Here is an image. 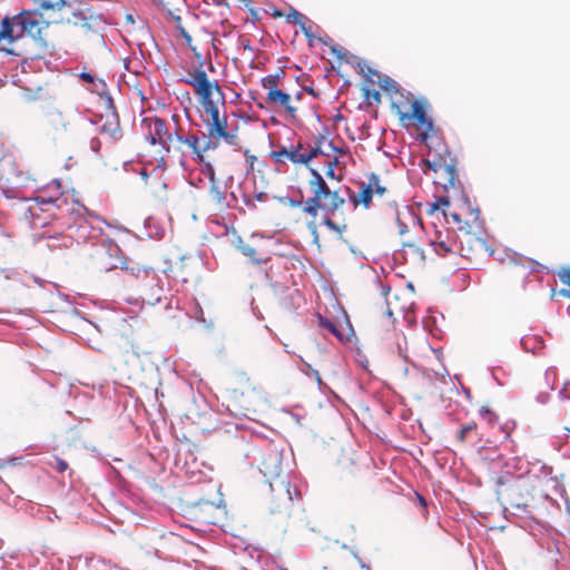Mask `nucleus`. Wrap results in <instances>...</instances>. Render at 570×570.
I'll use <instances>...</instances> for the list:
<instances>
[{"mask_svg": "<svg viewBox=\"0 0 570 570\" xmlns=\"http://www.w3.org/2000/svg\"><path fill=\"white\" fill-rule=\"evenodd\" d=\"M52 193L47 197L45 195H39L33 198V206L29 207L31 213V217L36 218L38 216V210L49 212L51 215H55V212L60 208V202L62 200L63 191L61 189V185L56 183L53 187H51Z\"/></svg>", "mask_w": 570, "mask_h": 570, "instance_id": "obj_16", "label": "nucleus"}, {"mask_svg": "<svg viewBox=\"0 0 570 570\" xmlns=\"http://www.w3.org/2000/svg\"><path fill=\"white\" fill-rule=\"evenodd\" d=\"M171 119L176 124L175 128L180 127V125H179V116L178 115H173Z\"/></svg>", "mask_w": 570, "mask_h": 570, "instance_id": "obj_46", "label": "nucleus"}, {"mask_svg": "<svg viewBox=\"0 0 570 570\" xmlns=\"http://www.w3.org/2000/svg\"><path fill=\"white\" fill-rule=\"evenodd\" d=\"M410 122H413L417 129H421L424 137L433 129V122L428 117L424 106L419 100H413L411 104V111L407 114L406 125Z\"/></svg>", "mask_w": 570, "mask_h": 570, "instance_id": "obj_19", "label": "nucleus"}, {"mask_svg": "<svg viewBox=\"0 0 570 570\" xmlns=\"http://www.w3.org/2000/svg\"><path fill=\"white\" fill-rule=\"evenodd\" d=\"M215 510H217V507L214 503L205 502L203 504H199V513Z\"/></svg>", "mask_w": 570, "mask_h": 570, "instance_id": "obj_42", "label": "nucleus"}, {"mask_svg": "<svg viewBox=\"0 0 570 570\" xmlns=\"http://www.w3.org/2000/svg\"><path fill=\"white\" fill-rule=\"evenodd\" d=\"M302 145H298L296 148L287 149L286 147H282L277 150L271 151V158L277 165H285L286 161H291L293 164H308L313 158L317 157L323 151L320 148H313L308 153H302Z\"/></svg>", "mask_w": 570, "mask_h": 570, "instance_id": "obj_15", "label": "nucleus"}, {"mask_svg": "<svg viewBox=\"0 0 570 570\" xmlns=\"http://www.w3.org/2000/svg\"><path fill=\"white\" fill-rule=\"evenodd\" d=\"M238 43H239L240 48H243L245 50H249L250 52L253 51V48L250 46V41L246 37H240Z\"/></svg>", "mask_w": 570, "mask_h": 570, "instance_id": "obj_43", "label": "nucleus"}, {"mask_svg": "<svg viewBox=\"0 0 570 570\" xmlns=\"http://www.w3.org/2000/svg\"><path fill=\"white\" fill-rule=\"evenodd\" d=\"M237 248L244 254L245 256L256 259V250L254 247H252L248 244H245L243 240L239 239Z\"/></svg>", "mask_w": 570, "mask_h": 570, "instance_id": "obj_38", "label": "nucleus"}, {"mask_svg": "<svg viewBox=\"0 0 570 570\" xmlns=\"http://www.w3.org/2000/svg\"><path fill=\"white\" fill-rule=\"evenodd\" d=\"M284 76L285 72L283 70H279L274 75H267L262 79V87L266 90V92L277 90L279 89L281 81L284 78Z\"/></svg>", "mask_w": 570, "mask_h": 570, "instance_id": "obj_27", "label": "nucleus"}, {"mask_svg": "<svg viewBox=\"0 0 570 570\" xmlns=\"http://www.w3.org/2000/svg\"><path fill=\"white\" fill-rule=\"evenodd\" d=\"M173 19L176 23V29L178 30L179 35L185 39L187 46L195 51L196 48L193 46V39L191 36L187 32V30L181 24V18L179 16H173Z\"/></svg>", "mask_w": 570, "mask_h": 570, "instance_id": "obj_33", "label": "nucleus"}, {"mask_svg": "<svg viewBox=\"0 0 570 570\" xmlns=\"http://www.w3.org/2000/svg\"><path fill=\"white\" fill-rule=\"evenodd\" d=\"M373 75L379 78V86L382 90L390 91L391 95H393L394 90H399L394 80L389 77L382 78L377 72H373Z\"/></svg>", "mask_w": 570, "mask_h": 570, "instance_id": "obj_35", "label": "nucleus"}, {"mask_svg": "<svg viewBox=\"0 0 570 570\" xmlns=\"http://www.w3.org/2000/svg\"><path fill=\"white\" fill-rule=\"evenodd\" d=\"M281 16H282V13H281V12H278V11H276V12L274 13V17H281Z\"/></svg>", "mask_w": 570, "mask_h": 570, "instance_id": "obj_50", "label": "nucleus"}, {"mask_svg": "<svg viewBox=\"0 0 570 570\" xmlns=\"http://www.w3.org/2000/svg\"><path fill=\"white\" fill-rule=\"evenodd\" d=\"M205 175L210 181L209 196L219 209L227 207L226 193L215 177V169L210 164H205Z\"/></svg>", "mask_w": 570, "mask_h": 570, "instance_id": "obj_23", "label": "nucleus"}, {"mask_svg": "<svg viewBox=\"0 0 570 570\" xmlns=\"http://www.w3.org/2000/svg\"><path fill=\"white\" fill-rule=\"evenodd\" d=\"M101 120H104L100 126V134L105 135L110 141H118L122 137V130L119 122V116L114 110H108L104 116H101Z\"/></svg>", "mask_w": 570, "mask_h": 570, "instance_id": "obj_21", "label": "nucleus"}, {"mask_svg": "<svg viewBox=\"0 0 570 570\" xmlns=\"http://www.w3.org/2000/svg\"><path fill=\"white\" fill-rule=\"evenodd\" d=\"M412 102L413 100L405 97L400 90H394L393 95H391V107L403 125H406V117L409 111H411Z\"/></svg>", "mask_w": 570, "mask_h": 570, "instance_id": "obj_24", "label": "nucleus"}, {"mask_svg": "<svg viewBox=\"0 0 570 570\" xmlns=\"http://www.w3.org/2000/svg\"><path fill=\"white\" fill-rule=\"evenodd\" d=\"M206 118L204 119L207 138L212 142L214 149L219 146L220 141H224L227 145L235 146L238 142V128L237 126L229 125L227 121V116L220 115L219 108L212 110V112H206Z\"/></svg>", "mask_w": 570, "mask_h": 570, "instance_id": "obj_6", "label": "nucleus"}, {"mask_svg": "<svg viewBox=\"0 0 570 570\" xmlns=\"http://www.w3.org/2000/svg\"><path fill=\"white\" fill-rule=\"evenodd\" d=\"M286 18H287V21L295 23V24H299L303 33L306 37H308V38L313 37V35L311 32V28L307 26L309 20L306 16H304L303 13L298 12L295 9H291V12L287 14Z\"/></svg>", "mask_w": 570, "mask_h": 570, "instance_id": "obj_26", "label": "nucleus"}, {"mask_svg": "<svg viewBox=\"0 0 570 570\" xmlns=\"http://www.w3.org/2000/svg\"><path fill=\"white\" fill-rule=\"evenodd\" d=\"M358 187L360 189L357 191L346 188L350 202L354 208L362 206L363 208L368 209L374 197L381 199L389 198L391 195V188L389 185L375 173L368 174L367 181L358 183Z\"/></svg>", "mask_w": 570, "mask_h": 570, "instance_id": "obj_5", "label": "nucleus"}, {"mask_svg": "<svg viewBox=\"0 0 570 570\" xmlns=\"http://www.w3.org/2000/svg\"><path fill=\"white\" fill-rule=\"evenodd\" d=\"M362 94L368 105H372L373 102L374 104L381 102V94L375 88H372L366 85L362 88Z\"/></svg>", "mask_w": 570, "mask_h": 570, "instance_id": "obj_32", "label": "nucleus"}, {"mask_svg": "<svg viewBox=\"0 0 570 570\" xmlns=\"http://www.w3.org/2000/svg\"><path fill=\"white\" fill-rule=\"evenodd\" d=\"M318 326L328 331L333 334L340 342L345 340L344 333L328 318L318 315Z\"/></svg>", "mask_w": 570, "mask_h": 570, "instance_id": "obj_29", "label": "nucleus"}, {"mask_svg": "<svg viewBox=\"0 0 570 570\" xmlns=\"http://www.w3.org/2000/svg\"><path fill=\"white\" fill-rule=\"evenodd\" d=\"M539 498L557 502L563 498L564 489L558 476L552 475L550 468L539 466Z\"/></svg>", "mask_w": 570, "mask_h": 570, "instance_id": "obj_12", "label": "nucleus"}, {"mask_svg": "<svg viewBox=\"0 0 570 570\" xmlns=\"http://www.w3.org/2000/svg\"><path fill=\"white\" fill-rule=\"evenodd\" d=\"M198 518H200L202 521L205 523H208V524L215 523L214 518L208 514L199 515Z\"/></svg>", "mask_w": 570, "mask_h": 570, "instance_id": "obj_44", "label": "nucleus"}, {"mask_svg": "<svg viewBox=\"0 0 570 570\" xmlns=\"http://www.w3.org/2000/svg\"><path fill=\"white\" fill-rule=\"evenodd\" d=\"M9 24L12 28L14 40L28 35L36 40L45 41L41 36L43 29L42 14L38 11L23 10L9 18Z\"/></svg>", "mask_w": 570, "mask_h": 570, "instance_id": "obj_9", "label": "nucleus"}, {"mask_svg": "<svg viewBox=\"0 0 570 570\" xmlns=\"http://www.w3.org/2000/svg\"><path fill=\"white\" fill-rule=\"evenodd\" d=\"M66 23L79 26L85 37L102 41L101 31L104 30L105 21L101 16L86 14L81 11L72 12V18H67Z\"/></svg>", "mask_w": 570, "mask_h": 570, "instance_id": "obj_11", "label": "nucleus"}, {"mask_svg": "<svg viewBox=\"0 0 570 570\" xmlns=\"http://www.w3.org/2000/svg\"><path fill=\"white\" fill-rule=\"evenodd\" d=\"M419 499H420V500H419V503H421V504H423V505H425V504H426L425 500H424L422 497H419Z\"/></svg>", "mask_w": 570, "mask_h": 570, "instance_id": "obj_49", "label": "nucleus"}, {"mask_svg": "<svg viewBox=\"0 0 570 570\" xmlns=\"http://www.w3.org/2000/svg\"><path fill=\"white\" fill-rule=\"evenodd\" d=\"M441 210L444 222L449 225H453L463 234L476 233L482 228L480 210L478 208H471L469 204H464L452 212L445 208H441Z\"/></svg>", "mask_w": 570, "mask_h": 570, "instance_id": "obj_8", "label": "nucleus"}, {"mask_svg": "<svg viewBox=\"0 0 570 570\" xmlns=\"http://www.w3.org/2000/svg\"><path fill=\"white\" fill-rule=\"evenodd\" d=\"M175 140L181 145H185L191 150L195 159L205 166L208 164L205 161V154L208 150L214 149L212 142L207 138V140L203 141L198 137L196 132H187L185 134L181 127L175 128Z\"/></svg>", "mask_w": 570, "mask_h": 570, "instance_id": "obj_14", "label": "nucleus"}, {"mask_svg": "<svg viewBox=\"0 0 570 570\" xmlns=\"http://www.w3.org/2000/svg\"><path fill=\"white\" fill-rule=\"evenodd\" d=\"M337 158L335 157L333 160L328 161L327 169L325 171L326 176L334 177V169L337 166Z\"/></svg>", "mask_w": 570, "mask_h": 570, "instance_id": "obj_41", "label": "nucleus"}, {"mask_svg": "<svg viewBox=\"0 0 570 570\" xmlns=\"http://www.w3.org/2000/svg\"><path fill=\"white\" fill-rule=\"evenodd\" d=\"M478 436V424L475 422H470L463 425L456 434V440L460 443H464L471 441L472 438Z\"/></svg>", "mask_w": 570, "mask_h": 570, "instance_id": "obj_28", "label": "nucleus"}, {"mask_svg": "<svg viewBox=\"0 0 570 570\" xmlns=\"http://www.w3.org/2000/svg\"><path fill=\"white\" fill-rule=\"evenodd\" d=\"M48 122L55 134H61L69 129L70 120L61 111H52L49 114Z\"/></svg>", "mask_w": 570, "mask_h": 570, "instance_id": "obj_25", "label": "nucleus"}, {"mask_svg": "<svg viewBox=\"0 0 570 570\" xmlns=\"http://www.w3.org/2000/svg\"><path fill=\"white\" fill-rule=\"evenodd\" d=\"M141 132L144 139L150 145H159L166 153H169L175 140V131L171 132L165 120L156 116L145 117L141 120Z\"/></svg>", "mask_w": 570, "mask_h": 570, "instance_id": "obj_7", "label": "nucleus"}, {"mask_svg": "<svg viewBox=\"0 0 570 570\" xmlns=\"http://www.w3.org/2000/svg\"><path fill=\"white\" fill-rule=\"evenodd\" d=\"M48 464L58 473H63L68 470V463L58 456H53L52 461Z\"/></svg>", "mask_w": 570, "mask_h": 570, "instance_id": "obj_37", "label": "nucleus"}, {"mask_svg": "<svg viewBox=\"0 0 570 570\" xmlns=\"http://www.w3.org/2000/svg\"><path fill=\"white\" fill-rule=\"evenodd\" d=\"M539 466L529 470L520 475L511 491L514 499L513 504L518 508H527L531 500L539 497Z\"/></svg>", "mask_w": 570, "mask_h": 570, "instance_id": "obj_10", "label": "nucleus"}, {"mask_svg": "<svg viewBox=\"0 0 570 570\" xmlns=\"http://www.w3.org/2000/svg\"><path fill=\"white\" fill-rule=\"evenodd\" d=\"M426 213L434 220L431 228L426 232L430 246L439 256L455 254L459 250V242L454 230L445 226L442 218L441 208H448L450 200L448 197H440L434 203L428 204Z\"/></svg>", "mask_w": 570, "mask_h": 570, "instance_id": "obj_2", "label": "nucleus"}, {"mask_svg": "<svg viewBox=\"0 0 570 570\" xmlns=\"http://www.w3.org/2000/svg\"><path fill=\"white\" fill-rule=\"evenodd\" d=\"M104 246L106 250L101 254L100 261L106 271L117 268L125 263L122 252L117 243L108 239L104 243Z\"/></svg>", "mask_w": 570, "mask_h": 570, "instance_id": "obj_22", "label": "nucleus"}, {"mask_svg": "<svg viewBox=\"0 0 570 570\" xmlns=\"http://www.w3.org/2000/svg\"><path fill=\"white\" fill-rule=\"evenodd\" d=\"M303 97V92L302 91H297L295 94V96L293 97V100H296V101H299Z\"/></svg>", "mask_w": 570, "mask_h": 570, "instance_id": "obj_47", "label": "nucleus"}, {"mask_svg": "<svg viewBox=\"0 0 570 570\" xmlns=\"http://www.w3.org/2000/svg\"><path fill=\"white\" fill-rule=\"evenodd\" d=\"M485 248V242L475 236V233H465L459 242V250L455 253L464 258L472 259L479 252Z\"/></svg>", "mask_w": 570, "mask_h": 570, "instance_id": "obj_20", "label": "nucleus"}, {"mask_svg": "<svg viewBox=\"0 0 570 570\" xmlns=\"http://www.w3.org/2000/svg\"><path fill=\"white\" fill-rule=\"evenodd\" d=\"M244 156L248 165L247 171H254V164L257 161V157L255 155H252L248 149L244 151Z\"/></svg>", "mask_w": 570, "mask_h": 570, "instance_id": "obj_40", "label": "nucleus"}, {"mask_svg": "<svg viewBox=\"0 0 570 570\" xmlns=\"http://www.w3.org/2000/svg\"><path fill=\"white\" fill-rule=\"evenodd\" d=\"M309 171L308 187L312 197L305 200L302 208L303 213L315 218L320 212H323V225L342 235L347 228L346 216L343 210L347 206L346 199L338 194V190H331L316 169L311 168Z\"/></svg>", "mask_w": 570, "mask_h": 570, "instance_id": "obj_1", "label": "nucleus"}, {"mask_svg": "<svg viewBox=\"0 0 570 570\" xmlns=\"http://www.w3.org/2000/svg\"><path fill=\"white\" fill-rule=\"evenodd\" d=\"M480 416L487 421V423L491 426L495 425L499 422L498 414L492 411L489 406H482L479 411Z\"/></svg>", "mask_w": 570, "mask_h": 570, "instance_id": "obj_34", "label": "nucleus"}, {"mask_svg": "<svg viewBox=\"0 0 570 570\" xmlns=\"http://www.w3.org/2000/svg\"><path fill=\"white\" fill-rule=\"evenodd\" d=\"M443 154L430 150L428 157L422 160L424 173L432 170L434 173L433 183L440 186L445 193L459 190L461 187L455 159L451 156L448 148H443Z\"/></svg>", "mask_w": 570, "mask_h": 570, "instance_id": "obj_3", "label": "nucleus"}, {"mask_svg": "<svg viewBox=\"0 0 570 570\" xmlns=\"http://www.w3.org/2000/svg\"><path fill=\"white\" fill-rule=\"evenodd\" d=\"M61 238H62V243H61V244L56 245V244L52 242V240H55L56 238H55V237H52V236H49V237H48V240H49V242H48L47 246H48L49 248H55L56 246H65V247H68L69 245H71L72 240H71V238H70V237L62 236Z\"/></svg>", "mask_w": 570, "mask_h": 570, "instance_id": "obj_39", "label": "nucleus"}, {"mask_svg": "<svg viewBox=\"0 0 570 570\" xmlns=\"http://www.w3.org/2000/svg\"><path fill=\"white\" fill-rule=\"evenodd\" d=\"M36 4L39 6L40 9L48 11V10H61L66 3L67 0H32Z\"/></svg>", "mask_w": 570, "mask_h": 570, "instance_id": "obj_30", "label": "nucleus"}, {"mask_svg": "<svg viewBox=\"0 0 570 570\" xmlns=\"http://www.w3.org/2000/svg\"><path fill=\"white\" fill-rule=\"evenodd\" d=\"M265 102L273 108L284 109L292 118L296 117L297 107L293 105V96L281 88L266 92Z\"/></svg>", "mask_w": 570, "mask_h": 570, "instance_id": "obj_18", "label": "nucleus"}, {"mask_svg": "<svg viewBox=\"0 0 570 570\" xmlns=\"http://www.w3.org/2000/svg\"><path fill=\"white\" fill-rule=\"evenodd\" d=\"M145 283L139 285V295L141 299L150 305H154L161 299L163 288L159 286L158 278L153 271L144 269L142 272Z\"/></svg>", "mask_w": 570, "mask_h": 570, "instance_id": "obj_17", "label": "nucleus"}, {"mask_svg": "<svg viewBox=\"0 0 570 570\" xmlns=\"http://www.w3.org/2000/svg\"><path fill=\"white\" fill-rule=\"evenodd\" d=\"M559 279L564 287H562L558 294L566 298H570V268L559 272Z\"/></svg>", "mask_w": 570, "mask_h": 570, "instance_id": "obj_31", "label": "nucleus"}, {"mask_svg": "<svg viewBox=\"0 0 570 570\" xmlns=\"http://www.w3.org/2000/svg\"><path fill=\"white\" fill-rule=\"evenodd\" d=\"M417 217L406 208L405 213L396 212V226L397 233L402 237V247L410 249L413 254H416L421 259H424L423 249L421 246L410 237H405L406 233L410 232V227H415Z\"/></svg>", "mask_w": 570, "mask_h": 570, "instance_id": "obj_13", "label": "nucleus"}, {"mask_svg": "<svg viewBox=\"0 0 570 570\" xmlns=\"http://www.w3.org/2000/svg\"><path fill=\"white\" fill-rule=\"evenodd\" d=\"M80 77H81V79H82V80H85L86 82H89V83L94 82V77H92L90 73H88V72H82V73L80 75Z\"/></svg>", "mask_w": 570, "mask_h": 570, "instance_id": "obj_45", "label": "nucleus"}, {"mask_svg": "<svg viewBox=\"0 0 570 570\" xmlns=\"http://www.w3.org/2000/svg\"><path fill=\"white\" fill-rule=\"evenodd\" d=\"M2 39L9 40V42H13L12 28L9 24V18L6 17L1 21V30H0V41Z\"/></svg>", "mask_w": 570, "mask_h": 570, "instance_id": "obj_36", "label": "nucleus"}, {"mask_svg": "<svg viewBox=\"0 0 570 570\" xmlns=\"http://www.w3.org/2000/svg\"><path fill=\"white\" fill-rule=\"evenodd\" d=\"M18 460H19L18 458H13V459H10V460L8 461V463H9V464H16Z\"/></svg>", "mask_w": 570, "mask_h": 570, "instance_id": "obj_48", "label": "nucleus"}, {"mask_svg": "<svg viewBox=\"0 0 570 570\" xmlns=\"http://www.w3.org/2000/svg\"><path fill=\"white\" fill-rule=\"evenodd\" d=\"M185 83L189 85L195 95L199 99L205 114L212 112V110L218 109V101L225 106V98L222 89L216 80H209L206 71L198 68L194 71H188L187 76L181 79Z\"/></svg>", "mask_w": 570, "mask_h": 570, "instance_id": "obj_4", "label": "nucleus"}]
</instances>
